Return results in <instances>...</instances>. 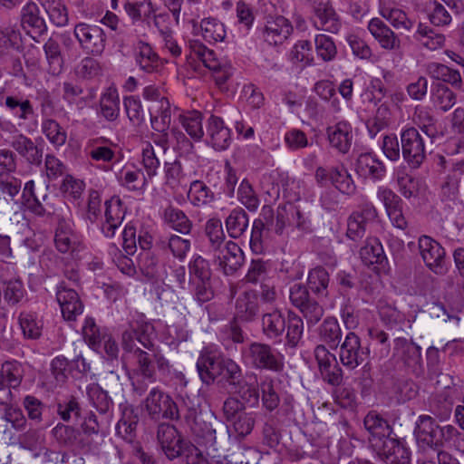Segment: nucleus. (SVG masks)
Segmentation results:
<instances>
[{
  "label": "nucleus",
  "instance_id": "1",
  "mask_svg": "<svg viewBox=\"0 0 464 464\" xmlns=\"http://www.w3.org/2000/svg\"><path fill=\"white\" fill-rule=\"evenodd\" d=\"M154 326L143 318L131 320L121 334V347L124 356L136 360L137 371L150 382L156 381V364L162 375L170 372L171 365L153 341Z\"/></svg>",
  "mask_w": 464,
  "mask_h": 464
},
{
  "label": "nucleus",
  "instance_id": "2",
  "mask_svg": "<svg viewBox=\"0 0 464 464\" xmlns=\"http://www.w3.org/2000/svg\"><path fill=\"white\" fill-rule=\"evenodd\" d=\"M417 444L423 452L432 451L436 454L446 452L443 447L455 445L464 438V435L451 424L439 425L429 415L419 416L414 430Z\"/></svg>",
  "mask_w": 464,
  "mask_h": 464
},
{
  "label": "nucleus",
  "instance_id": "3",
  "mask_svg": "<svg viewBox=\"0 0 464 464\" xmlns=\"http://www.w3.org/2000/svg\"><path fill=\"white\" fill-rule=\"evenodd\" d=\"M242 359L249 367L272 372H280L284 370V355L270 344L252 342L242 349Z\"/></svg>",
  "mask_w": 464,
  "mask_h": 464
},
{
  "label": "nucleus",
  "instance_id": "4",
  "mask_svg": "<svg viewBox=\"0 0 464 464\" xmlns=\"http://www.w3.org/2000/svg\"><path fill=\"white\" fill-rule=\"evenodd\" d=\"M191 52L203 63L205 67L213 73V79L219 89H227V82L234 74V67L226 60L218 59L214 51L208 49L201 43H190Z\"/></svg>",
  "mask_w": 464,
  "mask_h": 464
},
{
  "label": "nucleus",
  "instance_id": "5",
  "mask_svg": "<svg viewBox=\"0 0 464 464\" xmlns=\"http://www.w3.org/2000/svg\"><path fill=\"white\" fill-rule=\"evenodd\" d=\"M143 403L148 416L153 420L179 419V406L168 392L159 387L149 392Z\"/></svg>",
  "mask_w": 464,
  "mask_h": 464
},
{
  "label": "nucleus",
  "instance_id": "6",
  "mask_svg": "<svg viewBox=\"0 0 464 464\" xmlns=\"http://www.w3.org/2000/svg\"><path fill=\"white\" fill-rule=\"evenodd\" d=\"M393 356L402 363L406 371L420 377L424 374L421 348L411 339L397 337L394 339Z\"/></svg>",
  "mask_w": 464,
  "mask_h": 464
},
{
  "label": "nucleus",
  "instance_id": "7",
  "mask_svg": "<svg viewBox=\"0 0 464 464\" xmlns=\"http://www.w3.org/2000/svg\"><path fill=\"white\" fill-rule=\"evenodd\" d=\"M401 147L402 158L411 168H419L426 159L424 140L413 127L401 132Z\"/></svg>",
  "mask_w": 464,
  "mask_h": 464
},
{
  "label": "nucleus",
  "instance_id": "8",
  "mask_svg": "<svg viewBox=\"0 0 464 464\" xmlns=\"http://www.w3.org/2000/svg\"><path fill=\"white\" fill-rule=\"evenodd\" d=\"M212 262L223 275L233 276L242 267L245 255L237 243L228 241L214 252Z\"/></svg>",
  "mask_w": 464,
  "mask_h": 464
},
{
  "label": "nucleus",
  "instance_id": "9",
  "mask_svg": "<svg viewBox=\"0 0 464 464\" xmlns=\"http://www.w3.org/2000/svg\"><path fill=\"white\" fill-rule=\"evenodd\" d=\"M339 346L340 362L349 370H354L368 359L369 348L362 345L360 337L353 332L347 333Z\"/></svg>",
  "mask_w": 464,
  "mask_h": 464
},
{
  "label": "nucleus",
  "instance_id": "10",
  "mask_svg": "<svg viewBox=\"0 0 464 464\" xmlns=\"http://www.w3.org/2000/svg\"><path fill=\"white\" fill-rule=\"evenodd\" d=\"M208 420L204 416L188 425L195 441L208 450V454H215L218 451V431L225 429L222 423ZM227 430V428L226 427ZM215 457V455H213Z\"/></svg>",
  "mask_w": 464,
  "mask_h": 464
},
{
  "label": "nucleus",
  "instance_id": "11",
  "mask_svg": "<svg viewBox=\"0 0 464 464\" xmlns=\"http://www.w3.org/2000/svg\"><path fill=\"white\" fill-rule=\"evenodd\" d=\"M378 212L372 203H364L351 214L347 221V237L357 241L377 222Z\"/></svg>",
  "mask_w": 464,
  "mask_h": 464
},
{
  "label": "nucleus",
  "instance_id": "12",
  "mask_svg": "<svg viewBox=\"0 0 464 464\" xmlns=\"http://www.w3.org/2000/svg\"><path fill=\"white\" fill-rule=\"evenodd\" d=\"M378 459L385 464H408L411 451L406 442L395 433L372 448Z\"/></svg>",
  "mask_w": 464,
  "mask_h": 464
},
{
  "label": "nucleus",
  "instance_id": "13",
  "mask_svg": "<svg viewBox=\"0 0 464 464\" xmlns=\"http://www.w3.org/2000/svg\"><path fill=\"white\" fill-rule=\"evenodd\" d=\"M74 35L81 47L92 55H100L106 45V36L103 30L96 25L80 23L74 27Z\"/></svg>",
  "mask_w": 464,
  "mask_h": 464
},
{
  "label": "nucleus",
  "instance_id": "14",
  "mask_svg": "<svg viewBox=\"0 0 464 464\" xmlns=\"http://www.w3.org/2000/svg\"><path fill=\"white\" fill-rule=\"evenodd\" d=\"M419 249L425 265L432 272L437 275L446 273L445 250L439 242L429 236H421L419 238Z\"/></svg>",
  "mask_w": 464,
  "mask_h": 464
},
{
  "label": "nucleus",
  "instance_id": "15",
  "mask_svg": "<svg viewBox=\"0 0 464 464\" xmlns=\"http://www.w3.org/2000/svg\"><path fill=\"white\" fill-rule=\"evenodd\" d=\"M157 440L166 457L173 460L182 453V439L174 425L160 422L157 428Z\"/></svg>",
  "mask_w": 464,
  "mask_h": 464
},
{
  "label": "nucleus",
  "instance_id": "16",
  "mask_svg": "<svg viewBox=\"0 0 464 464\" xmlns=\"http://www.w3.org/2000/svg\"><path fill=\"white\" fill-rule=\"evenodd\" d=\"M11 147L24 161L33 166L39 167L43 162L44 147L37 144L28 136L19 133L12 138Z\"/></svg>",
  "mask_w": 464,
  "mask_h": 464
},
{
  "label": "nucleus",
  "instance_id": "17",
  "mask_svg": "<svg viewBox=\"0 0 464 464\" xmlns=\"http://www.w3.org/2000/svg\"><path fill=\"white\" fill-rule=\"evenodd\" d=\"M260 314L259 294L251 289L241 293L235 303L234 317L241 323L256 321Z\"/></svg>",
  "mask_w": 464,
  "mask_h": 464
},
{
  "label": "nucleus",
  "instance_id": "18",
  "mask_svg": "<svg viewBox=\"0 0 464 464\" xmlns=\"http://www.w3.org/2000/svg\"><path fill=\"white\" fill-rule=\"evenodd\" d=\"M313 11L316 18L314 25L317 29L333 34L339 32L342 24L330 0H313Z\"/></svg>",
  "mask_w": 464,
  "mask_h": 464
},
{
  "label": "nucleus",
  "instance_id": "19",
  "mask_svg": "<svg viewBox=\"0 0 464 464\" xmlns=\"http://www.w3.org/2000/svg\"><path fill=\"white\" fill-rule=\"evenodd\" d=\"M104 222L102 224V232L106 237H113L116 230L121 225L126 208L119 198H111L104 203Z\"/></svg>",
  "mask_w": 464,
  "mask_h": 464
},
{
  "label": "nucleus",
  "instance_id": "20",
  "mask_svg": "<svg viewBox=\"0 0 464 464\" xmlns=\"http://www.w3.org/2000/svg\"><path fill=\"white\" fill-rule=\"evenodd\" d=\"M363 424L370 434L369 442L372 448H374L394 433L389 421L376 411H370L364 417Z\"/></svg>",
  "mask_w": 464,
  "mask_h": 464
},
{
  "label": "nucleus",
  "instance_id": "21",
  "mask_svg": "<svg viewBox=\"0 0 464 464\" xmlns=\"http://www.w3.org/2000/svg\"><path fill=\"white\" fill-rule=\"evenodd\" d=\"M293 26L284 16H276L266 21L262 29V35L268 44H282L292 34Z\"/></svg>",
  "mask_w": 464,
  "mask_h": 464
},
{
  "label": "nucleus",
  "instance_id": "22",
  "mask_svg": "<svg viewBox=\"0 0 464 464\" xmlns=\"http://www.w3.org/2000/svg\"><path fill=\"white\" fill-rule=\"evenodd\" d=\"M56 299L60 304L62 314L67 321L75 320L76 316L83 311V304L78 293L63 284L57 288Z\"/></svg>",
  "mask_w": 464,
  "mask_h": 464
},
{
  "label": "nucleus",
  "instance_id": "23",
  "mask_svg": "<svg viewBox=\"0 0 464 464\" xmlns=\"http://www.w3.org/2000/svg\"><path fill=\"white\" fill-rule=\"evenodd\" d=\"M355 171L361 177L372 181H380L386 176V167L376 155L367 152L361 153L355 161Z\"/></svg>",
  "mask_w": 464,
  "mask_h": 464
},
{
  "label": "nucleus",
  "instance_id": "24",
  "mask_svg": "<svg viewBox=\"0 0 464 464\" xmlns=\"http://www.w3.org/2000/svg\"><path fill=\"white\" fill-rule=\"evenodd\" d=\"M207 138L216 150H225L231 143L230 129L218 116L211 115L207 122Z\"/></svg>",
  "mask_w": 464,
  "mask_h": 464
},
{
  "label": "nucleus",
  "instance_id": "25",
  "mask_svg": "<svg viewBox=\"0 0 464 464\" xmlns=\"http://www.w3.org/2000/svg\"><path fill=\"white\" fill-rule=\"evenodd\" d=\"M367 28L382 49L396 51L401 48L400 38L382 19H371Z\"/></svg>",
  "mask_w": 464,
  "mask_h": 464
},
{
  "label": "nucleus",
  "instance_id": "26",
  "mask_svg": "<svg viewBox=\"0 0 464 464\" xmlns=\"http://www.w3.org/2000/svg\"><path fill=\"white\" fill-rule=\"evenodd\" d=\"M328 141L332 148L342 154H346L351 149L353 143L352 125L341 121L326 129Z\"/></svg>",
  "mask_w": 464,
  "mask_h": 464
},
{
  "label": "nucleus",
  "instance_id": "27",
  "mask_svg": "<svg viewBox=\"0 0 464 464\" xmlns=\"http://www.w3.org/2000/svg\"><path fill=\"white\" fill-rule=\"evenodd\" d=\"M21 25L28 34L43 35L47 32L45 19L41 14L39 6L28 2L21 10Z\"/></svg>",
  "mask_w": 464,
  "mask_h": 464
},
{
  "label": "nucleus",
  "instance_id": "28",
  "mask_svg": "<svg viewBox=\"0 0 464 464\" xmlns=\"http://www.w3.org/2000/svg\"><path fill=\"white\" fill-rule=\"evenodd\" d=\"M208 348H204L198 358L196 367L201 381L210 384L220 373L221 359Z\"/></svg>",
  "mask_w": 464,
  "mask_h": 464
},
{
  "label": "nucleus",
  "instance_id": "29",
  "mask_svg": "<svg viewBox=\"0 0 464 464\" xmlns=\"http://www.w3.org/2000/svg\"><path fill=\"white\" fill-rule=\"evenodd\" d=\"M285 327L286 318L279 309L263 314L261 329L266 338L281 342Z\"/></svg>",
  "mask_w": 464,
  "mask_h": 464
},
{
  "label": "nucleus",
  "instance_id": "30",
  "mask_svg": "<svg viewBox=\"0 0 464 464\" xmlns=\"http://www.w3.org/2000/svg\"><path fill=\"white\" fill-rule=\"evenodd\" d=\"M0 104L20 121H26L34 115V109L30 100L21 95H6L0 100Z\"/></svg>",
  "mask_w": 464,
  "mask_h": 464
},
{
  "label": "nucleus",
  "instance_id": "31",
  "mask_svg": "<svg viewBox=\"0 0 464 464\" xmlns=\"http://www.w3.org/2000/svg\"><path fill=\"white\" fill-rule=\"evenodd\" d=\"M261 219L265 222L266 229L281 236L285 229L291 226L286 207H278L274 212L269 206H264L261 212Z\"/></svg>",
  "mask_w": 464,
  "mask_h": 464
},
{
  "label": "nucleus",
  "instance_id": "32",
  "mask_svg": "<svg viewBox=\"0 0 464 464\" xmlns=\"http://www.w3.org/2000/svg\"><path fill=\"white\" fill-rule=\"evenodd\" d=\"M238 399L249 406H256L259 403L260 392L257 376L254 372L246 373L238 384L233 387Z\"/></svg>",
  "mask_w": 464,
  "mask_h": 464
},
{
  "label": "nucleus",
  "instance_id": "33",
  "mask_svg": "<svg viewBox=\"0 0 464 464\" xmlns=\"http://www.w3.org/2000/svg\"><path fill=\"white\" fill-rule=\"evenodd\" d=\"M54 243L61 253H73L79 248V241L72 226L64 219H60L55 229Z\"/></svg>",
  "mask_w": 464,
  "mask_h": 464
},
{
  "label": "nucleus",
  "instance_id": "34",
  "mask_svg": "<svg viewBox=\"0 0 464 464\" xmlns=\"http://www.w3.org/2000/svg\"><path fill=\"white\" fill-rule=\"evenodd\" d=\"M317 334L321 344L333 350L338 348L343 337L341 326L333 316H328L323 321L317 329Z\"/></svg>",
  "mask_w": 464,
  "mask_h": 464
},
{
  "label": "nucleus",
  "instance_id": "35",
  "mask_svg": "<svg viewBox=\"0 0 464 464\" xmlns=\"http://www.w3.org/2000/svg\"><path fill=\"white\" fill-rule=\"evenodd\" d=\"M120 95L115 87L110 86L101 95L99 114L107 121L113 122L120 117Z\"/></svg>",
  "mask_w": 464,
  "mask_h": 464
},
{
  "label": "nucleus",
  "instance_id": "36",
  "mask_svg": "<svg viewBox=\"0 0 464 464\" xmlns=\"http://www.w3.org/2000/svg\"><path fill=\"white\" fill-rule=\"evenodd\" d=\"M163 222L175 231L188 235L192 229V221L185 212L172 205H169L162 211Z\"/></svg>",
  "mask_w": 464,
  "mask_h": 464
},
{
  "label": "nucleus",
  "instance_id": "37",
  "mask_svg": "<svg viewBox=\"0 0 464 464\" xmlns=\"http://www.w3.org/2000/svg\"><path fill=\"white\" fill-rule=\"evenodd\" d=\"M135 62L140 69L147 73L156 72L161 66L159 55L149 44L143 42L138 44Z\"/></svg>",
  "mask_w": 464,
  "mask_h": 464
},
{
  "label": "nucleus",
  "instance_id": "38",
  "mask_svg": "<svg viewBox=\"0 0 464 464\" xmlns=\"http://www.w3.org/2000/svg\"><path fill=\"white\" fill-rule=\"evenodd\" d=\"M139 266L142 274L149 279H161L165 280L169 276V270L163 265V270H160V266L158 256L151 251L141 252L139 256Z\"/></svg>",
  "mask_w": 464,
  "mask_h": 464
},
{
  "label": "nucleus",
  "instance_id": "39",
  "mask_svg": "<svg viewBox=\"0 0 464 464\" xmlns=\"http://www.w3.org/2000/svg\"><path fill=\"white\" fill-rule=\"evenodd\" d=\"M360 256L366 266L379 265L383 267L387 264L382 245L377 237L367 238L365 245L360 250Z\"/></svg>",
  "mask_w": 464,
  "mask_h": 464
},
{
  "label": "nucleus",
  "instance_id": "40",
  "mask_svg": "<svg viewBox=\"0 0 464 464\" xmlns=\"http://www.w3.org/2000/svg\"><path fill=\"white\" fill-rule=\"evenodd\" d=\"M188 199L194 207L208 206L216 200L215 193L202 180H194L190 183L188 191Z\"/></svg>",
  "mask_w": 464,
  "mask_h": 464
},
{
  "label": "nucleus",
  "instance_id": "41",
  "mask_svg": "<svg viewBox=\"0 0 464 464\" xmlns=\"http://www.w3.org/2000/svg\"><path fill=\"white\" fill-rule=\"evenodd\" d=\"M151 127L155 131L168 130L171 121L170 104L164 100L161 104H151L149 107Z\"/></svg>",
  "mask_w": 464,
  "mask_h": 464
},
{
  "label": "nucleus",
  "instance_id": "42",
  "mask_svg": "<svg viewBox=\"0 0 464 464\" xmlns=\"http://www.w3.org/2000/svg\"><path fill=\"white\" fill-rule=\"evenodd\" d=\"M139 422V417L133 409L126 408L123 411L122 417L116 425V433L125 441L133 445L136 437V430Z\"/></svg>",
  "mask_w": 464,
  "mask_h": 464
},
{
  "label": "nucleus",
  "instance_id": "43",
  "mask_svg": "<svg viewBox=\"0 0 464 464\" xmlns=\"http://www.w3.org/2000/svg\"><path fill=\"white\" fill-rule=\"evenodd\" d=\"M427 72L433 79L450 83L458 89L461 88L462 79L459 72L453 70L445 64L430 63L427 65Z\"/></svg>",
  "mask_w": 464,
  "mask_h": 464
},
{
  "label": "nucleus",
  "instance_id": "44",
  "mask_svg": "<svg viewBox=\"0 0 464 464\" xmlns=\"http://www.w3.org/2000/svg\"><path fill=\"white\" fill-rule=\"evenodd\" d=\"M249 218L242 208L232 209L225 220L227 233L232 238L240 237L247 229Z\"/></svg>",
  "mask_w": 464,
  "mask_h": 464
},
{
  "label": "nucleus",
  "instance_id": "45",
  "mask_svg": "<svg viewBox=\"0 0 464 464\" xmlns=\"http://www.w3.org/2000/svg\"><path fill=\"white\" fill-rule=\"evenodd\" d=\"M329 284L330 275L324 266H317L309 271L307 285L314 295L326 297Z\"/></svg>",
  "mask_w": 464,
  "mask_h": 464
},
{
  "label": "nucleus",
  "instance_id": "46",
  "mask_svg": "<svg viewBox=\"0 0 464 464\" xmlns=\"http://www.w3.org/2000/svg\"><path fill=\"white\" fill-rule=\"evenodd\" d=\"M413 37L422 46L432 51L441 48L445 44L444 34L421 23L419 24Z\"/></svg>",
  "mask_w": 464,
  "mask_h": 464
},
{
  "label": "nucleus",
  "instance_id": "47",
  "mask_svg": "<svg viewBox=\"0 0 464 464\" xmlns=\"http://www.w3.org/2000/svg\"><path fill=\"white\" fill-rule=\"evenodd\" d=\"M24 370L23 365L16 361H7L2 364L0 370V384L11 386L17 390L24 379Z\"/></svg>",
  "mask_w": 464,
  "mask_h": 464
},
{
  "label": "nucleus",
  "instance_id": "48",
  "mask_svg": "<svg viewBox=\"0 0 464 464\" xmlns=\"http://www.w3.org/2000/svg\"><path fill=\"white\" fill-rule=\"evenodd\" d=\"M87 396L91 404L101 413L106 414L112 411L113 401L108 392L99 384L92 383L87 387Z\"/></svg>",
  "mask_w": 464,
  "mask_h": 464
},
{
  "label": "nucleus",
  "instance_id": "49",
  "mask_svg": "<svg viewBox=\"0 0 464 464\" xmlns=\"http://www.w3.org/2000/svg\"><path fill=\"white\" fill-rule=\"evenodd\" d=\"M285 328V346L289 348L297 347L304 334V322L302 317L294 312H288Z\"/></svg>",
  "mask_w": 464,
  "mask_h": 464
},
{
  "label": "nucleus",
  "instance_id": "50",
  "mask_svg": "<svg viewBox=\"0 0 464 464\" xmlns=\"http://www.w3.org/2000/svg\"><path fill=\"white\" fill-rule=\"evenodd\" d=\"M44 51L49 64V72L59 75L63 70V57L60 44L53 38H49L44 44Z\"/></svg>",
  "mask_w": 464,
  "mask_h": 464
},
{
  "label": "nucleus",
  "instance_id": "51",
  "mask_svg": "<svg viewBox=\"0 0 464 464\" xmlns=\"http://www.w3.org/2000/svg\"><path fill=\"white\" fill-rule=\"evenodd\" d=\"M330 183L343 194L353 195L356 191L355 183L343 166L332 167Z\"/></svg>",
  "mask_w": 464,
  "mask_h": 464
},
{
  "label": "nucleus",
  "instance_id": "52",
  "mask_svg": "<svg viewBox=\"0 0 464 464\" xmlns=\"http://www.w3.org/2000/svg\"><path fill=\"white\" fill-rule=\"evenodd\" d=\"M49 15L50 21L61 27L68 24V12L63 0H38Z\"/></svg>",
  "mask_w": 464,
  "mask_h": 464
},
{
  "label": "nucleus",
  "instance_id": "53",
  "mask_svg": "<svg viewBox=\"0 0 464 464\" xmlns=\"http://www.w3.org/2000/svg\"><path fill=\"white\" fill-rule=\"evenodd\" d=\"M262 406L266 411H274L280 403V398L275 389V381L272 377H265L259 383Z\"/></svg>",
  "mask_w": 464,
  "mask_h": 464
},
{
  "label": "nucleus",
  "instance_id": "54",
  "mask_svg": "<svg viewBox=\"0 0 464 464\" xmlns=\"http://www.w3.org/2000/svg\"><path fill=\"white\" fill-rule=\"evenodd\" d=\"M21 33L13 26H0V58L5 59L9 50L19 49Z\"/></svg>",
  "mask_w": 464,
  "mask_h": 464
},
{
  "label": "nucleus",
  "instance_id": "55",
  "mask_svg": "<svg viewBox=\"0 0 464 464\" xmlns=\"http://www.w3.org/2000/svg\"><path fill=\"white\" fill-rule=\"evenodd\" d=\"M179 410V419L182 418L187 426L203 417L200 411V399L196 395L183 396L182 404Z\"/></svg>",
  "mask_w": 464,
  "mask_h": 464
},
{
  "label": "nucleus",
  "instance_id": "56",
  "mask_svg": "<svg viewBox=\"0 0 464 464\" xmlns=\"http://www.w3.org/2000/svg\"><path fill=\"white\" fill-rule=\"evenodd\" d=\"M41 130L50 143L60 147L66 142L67 133L63 128L53 119H44Z\"/></svg>",
  "mask_w": 464,
  "mask_h": 464
},
{
  "label": "nucleus",
  "instance_id": "57",
  "mask_svg": "<svg viewBox=\"0 0 464 464\" xmlns=\"http://www.w3.org/2000/svg\"><path fill=\"white\" fill-rule=\"evenodd\" d=\"M271 272V263L261 258L253 259L245 276V281L249 284H262Z\"/></svg>",
  "mask_w": 464,
  "mask_h": 464
},
{
  "label": "nucleus",
  "instance_id": "58",
  "mask_svg": "<svg viewBox=\"0 0 464 464\" xmlns=\"http://www.w3.org/2000/svg\"><path fill=\"white\" fill-rule=\"evenodd\" d=\"M19 324L24 338L36 340L42 335L43 324L36 314L21 313L18 317Z\"/></svg>",
  "mask_w": 464,
  "mask_h": 464
},
{
  "label": "nucleus",
  "instance_id": "59",
  "mask_svg": "<svg viewBox=\"0 0 464 464\" xmlns=\"http://www.w3.org/2000/svg\"><path fill=\"white\" fill-rule=\"evenodd\" d=\"M382 16L386 19L401 34L410 32L414 26V22L411 20L407 14L401 9L392 8L382 11Z\"/></svg>",
  "mask_w": 464,
  "mask_h": 464
},
{
  "label": "nucleus",
  "instance_id": "60",
  "mask_svg": "<svg viewBox=\"0 0 464 464\" xmlns=\"http://www.w3.org/2000/svg\"><path fill=\"white\" fill-rule=\"evenodd\" d=\"M270 230L263 219H255L251 230L250 248L255 254H261L265 250L266 241L269 238Z\"/></svg>",
  "mask_w": 464,
  "mask_h": 464
},
{
  "label": "nucleus",
  "instance_id": "61",
  "mask_svg": "<svg viewBox=\"0 0 464 464\" xmlns=\"http://www.w3.org/2000/svg\"><path fill=\"white\" fill-rule=\"evenodd\" d=\"M108 140L105 138H98L90 140L88 145V156L96 161L109 162L111 161L115 156V152L104 143Z\"/></svg>",
  "mask_w": 464,
  "mask_h": 464
},
{
  "label": "nucleus",
  "instance_id": "62",
  "mask_svg": "<svg viewBox=\"0 0 464 464\" xmlns=\"http://www.w3.org/2000/svg\"><path fill=\"white\" fill-rule=\"evenodd\" d=\"M200 27L203 38L208 43L221 42L226 37L224 24L216 19H203Z\"/></svg>",
  "mask_w": 464,
  "mask_h": 464
},
{
  "label": "nucleus",
  "instance_id": "63",
  "mask_svg": "<svg viewBox=\"0 0 464 464\" xmlns=\"http://www.w3.org/2000/svg\"><path fill=\"white\" fill-rule=\"evenodd\" d=\"M219 376L232 388L238 384L243 377L241 367L230 358H222Z\"/></svg>",
  "mask_w": 464,
  "mask_h": 464
},
{
  "label": "nucleus",
  "instance_id": "64",
  "mask_svg": "<svg viewBox=\"0 0 464 464\" xmlns=\"http://www.w3.org/2000/svg\"><path fill=\"white\" fill-rule=\"evenodd\" d=\"M433 102L441 111H448L456 103V94L445 84L439 83L432 90Z\"/></svg>",
  "mask_w": 464,
  "mask_h": 464
}]
</instances>
